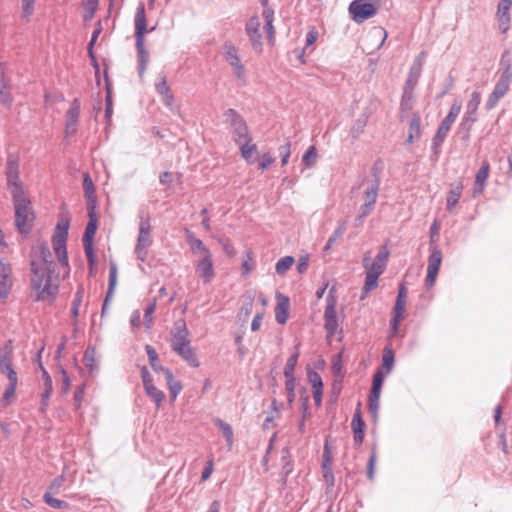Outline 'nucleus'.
I'll return each instance as SVG.
<instances>
[{
  "label": "nucleus",
  "instance_id": "nucleus-1",
  "mask_svg": "<svg viewBox=\"0 0 512 512\" xmlns=\"http://www.w3.org/2000/svg\"><path fill=\"white\" fill-rule=\"evenodd\" d=\"M30 296L33 301L51 305L59 294L60 281L49 247L40 243L31 254Z\"/></svg>",
  "mask_w": 512,
  "mask_h": 512
},
{
  "label": "nucleus",
  "instance_id": "nucleus-2",
  "mask_svg": "<svg viewBox=\"0 0 512 512\" xmlns=\"http://www.w3.org/2000/svg\"><path fill=\"white\" fill-rule=\"evenodd\" d=\"M5 174L7 185L13 198L16 227L20 233H28L32 228L34 213L31 201L20 179L19 163L17 159L9 158L7 160Z\"/></svg>",
  "mask_w": 512,
  "mask_h": 512
},
{
  "label": "nucleus",
  "instance_id": "nucleus-3",
  "mask_svg": "<svg viewBox=\"0 0 512 512\" xmlns=\"http://www.w3.org/2000/svg\"><path fill=\"white\" fill-rule=\"evenodd\" d=\"M388 258L389 250L385 246L380 248L374 260H372L370 252L364 254L363 267L365 269L366 279L363 287V295L360 298L361 300L377 287L378 278L384 273Z\"/></svg>",
  "mask_w": 512,
  "mask_h": 512
},
{
  "label": "nucleus",
  "instance_id": "nucleus-4",
  "mask_svg": "<svg viewBox=\"0 0 512 512\" xmlns=\"http://www.w3.org/2000/svg\"><path fill=\"white\" fill-rule=\"evenodd\" d=\"M171 346L190 366L200 365L195 351L190 346L189 332L184 321L176 323L175 332L172 335Z\"/></svg>",
  "mask_w": 512,
  "mask_h": 512
},
{
  "label": "nucleus",
  "instance_id": "nucleus-5",
  "mask_svg": "<svg viewBox=\"0 0 512 512\" xmlns=\"http://www.w3.org/2000/svg\"><path fill=\"white\" fill-rule=\"evenodd\" d=\"M68 222L58 223L56 225L53 237L52 247L54 254L58 260L59 265L63 269V277L66 278L70 273V266L67 254V237H68Z\"/></svg>",
  "mask_w": 512,
  "mask_h": 512
},
{
  "label": "nucleus",
  "instance_id": "nucleus-6",
  "mask_svg": "<svg viewBox=\"0 0 512 512\" xmlns=\"http://www.w3.org/2000/svg\"><path fill=\"white\" fill-rule=\"evenodd\" d=\"M225 121L232 129L233 140L237 145H242L252 139L244 119L233 109L225 112Z\"/></svg>",
  "mask_w": 512,
  "mask_h": 512
},
{
  "label": "nucleus",
  "instance_id": "nucleus-7",
  "mask_svg": "<svg viewBox=\"0 0 512 512\" xmlns=\"http://www.w3.org/2000/svg\"><path fill=\"white\" fill-rule=\"evenodd\" d=\"M0 372L6 375L8 384L2 395V402L4 406H7L15 401L16 399V387L18 384V378L15 370L12 367L11 361L8 358H2L0 360Z\"/></svg>",
  "mask_w": 512,
  "mask_h": 512
},
{
  "label": "nucleus",
  "instance_id": "nucleus-8",
  "mask_svg": "<svg viewBox=\"0 0 512 512\" xmlns=\"http://www.w3.org/2000/svg\"><path fill=\"white\" fill-rule=\"evenodd\" d=\"M151 231L150 219H141L139 222V235L135 246L136 256L141 262H145L148 256V248L152 243Z\"/></svg>",
  "mask_w": 512,
  "mask_h": 512
},
{
  "label": "nucleus",
  "instance_id": "nucleus-9",
  "mask_svg": "<svg viewBox=\"0 0 512 512\" xmlns=\"http://www.w3.org/2000/svg\"><path fill=\"white\" fill-rule=\"evenodd\" d=\"M377 0H354L349 6V13L356 22H363L375 15Z\"/></svg>",
  "mask_w": 512,
  "mask_h": 512
},
{
  "label": "nucleus",
  "instance_id": "nucleus-10",
  "mask_svg": "<svg viewBox=\"0 0 512 512\" xmlns=\"http://www.w3.org/2000/svg\"><path fill=\"white\" fill-rule=\"evenodd\" d=\"M511 80L512 71L509 70V68H505L486 102V108L488 110L493 109L498 101L509 91Z\"/></svg>",
  "mask_w": 512,
  "mask_h": 512
},
{
  "label": "nucleus",
  "instance_id": "nucleus-11",
  "mask_svg": "<svg viewBox=\"0 0 512 512\" xmlns=\"http://www.w3.org/2000/svg\"><path fill=\"white\" fill-rule=\"evenodd\" d=\"M442 263V252L437 246L431 248V253L428 258L427 275H426V286L428 288L435 284L438 276V272Z\"/></svg>",
  "mask_w": 512,
  "mask_h": 512
},
{
  "label": "nucleus",
  "instance_id": "nucleus-12",
  "mask_svg": "<svg viewBox=\"0 0 512 512\" xmlns=\"http://www.w3.org/2000/svg\"><path fill=\"white\" fill-rule=\"evenodd\" d=\"M155 89L161 97L163 104L170 110H174L176 107L175 96L168 85L167 78L165 75H159L155 82Z\"/></svg>",
  "mask_w": 512,
  "mask_h": 512
},
{
  "label": "nucleus",
  "instance_id": "nucleus-13",
  "mask_svg": "<svg viewBox=\"0 0 512 512\" xmlns=\"http://www.w3.org/2000/svg\"><path fill=\"white\" fill-rule=\"evenodd\" d=\"M13 286L11 265L0 259V299L6 300Z\"/></svg>",
  "mask_w": 512,
  "mask_h": 512
},
{
  "label": "nucleus",
  "instance_id": "nucleus-14",
  "mask_svg": "<svg viewBox=\"0 0 512 512\" xmlns=\"http://www.w3.org/2000/svg\"><path fill=\"white\" fill-rule=\"evenodd\" d=\"M384 381V374L381 370H378L373 377V383L371 392L368 399V408L373 413L376 414L379 408V399L381 394V389Z\"/></svg>",
  "mask_w": 512,
  "mask_h": 512
},
{
  "label": "nucleus",
  "instance_id": "nucleus-15",
  "mask_svg": "<svg viewBox=\"0 0 512 512\" xmlns=\"http://www.w3.org/2000/svg\"><path fill=\"white\" fill-rule=\"evenodd\" d=\"M80 109L81 106L79 99H73L66 112L65 131L67 135H74L77 131Z\"/></svg>",
  "mask_w": 512,
  "mask_h": 512
},
{
  "label": "nucleus",
  "instance_id": "nucleus-16",
  "mask_svg": "<svg viewBox=\"0 0 512 512\" xmlns=\"http://www.w3.org/2000/svg\"><path fill=\"white\" fill-rule=\"evenodd\" d=\"M407 303V289L404 285L399 288L396 304L394 308V317L392 320V328L394 333L397 332L399 324L404 317L405 308Z\"/></svg>",
  "mask_w": 512,
  "mask_h": 512
},
{
  "label": "nucleus",
  "instance_id": "nucleus-17",
  "mask_svg": "<svg viewBox=\"0 0 512 512\" xmlns=\"http://www.w3.org/2000/svg\"><path fill=\"white\" fill-rule=\"evenodd\" d=\"M196 272L198 276L203 279L204 283H210L213 280L215 271L212 253L200 257L196 264Z\"/></svg>",
  "mask_w": 512,
  "mask_h": 512
},
{
  "label": "nucleus",
  "instance_id": "nucleus-18",
  "mask_svg": "<svg viewBox=\"0 0 512 512\" xmlns=\"http://www.w3.org/2000/svg\"><path fill=\"white\" fill-rule=\"evenodd\" d=\"M336 300L333 297L327 299V306L324 312L325 329L329 336H333L338 329L336 317Z\"/></svg>",
  "mask_w": 512,
  "mask_h": 512
},
{
  "label": "nucleus",
  "instance_id": "nucleus-19",
  "mask_svg": "<svg viewBox=\"0 0 512 512\" xmlns=\"http://www.w3.org/2000/svg\"><path fill=\"white\" fill-rule=\"evenodd\" d=\"M224 58L229 63V65L233 68L235 75L238 78H243L245 75V67L241 63L238 52L234 46L225 45Z\"/></svg>",
  "mask_w": 512,
  "mask_h": 512
},
{
  "label": "nucleus",
  "instance_id": "nucleus-20",
  "mask_svg": "<svg viewBox=\"0 0 512 512\" xmlns=\"http://www.w3.org/2000/svg\"><path fill=\"white\" fill-rule=\"evenodd\" d=\"M386 36L387 34H364L359 43L364 52L372 54L383 45Z\"/></svg>",
  "mask_w": 512,
  "mask_h": 512
},
{
  "label": "nucleus",
  "instance_id": "nucleus-21",
  "mask_svg": "<svg viewBox=\"0 0 512 512\" xmlns=\"http://www.w3.org/2000/svg\"><path fill=\"white\" fill-rule=\"evenodd\" d=\"M332 461H333V450L329 442L326 441L324 444L323 455H322V473L325 481L330 485H333L334 475L332 472Z\"/></svg>",
  "mask_w": 512,
  "mask_h": 512
},
{
  "label": "nucleus",
  "instance_id": "nucleus-22",
  "mask_svg": "<svg viewBox=\"0 0 512 512\" xmlns=\"http://www.w3.org/2000/svg\"><path fill=\"white\" fill-rule=\"evenodd\" d=\"M276 300L275 319L277 323L283 325L289 318L290 300L287 296H284L281 293L276 294Z\"/></svg>",
  "mask_w": 512,
  "mask_h": 512
},
{
  "label": "nucleus",
  "instance_id": "nucleus-23",
  "mask_svg": "<svg viewBox=\"0 0 512 512\" xmlns=\"http://www.w3.org/2000/svg\"><path fill=\"white\" fill-rule=\"evenodd\" d=\"M490 173V164L488 161H483L481 168L475 176V182L473 186V196L476 197L481 195L486 187V181Z\"/></svg>",
  "mask_w": 512,
  "mask_h": 512
},
{
  "label": "nucleus",
  "instance_id": "nucleus-24",
  "mask_svg": "<svg viewBox=\"0 0 512 512\" xmlns=\"http://www.w3.org/2000/svg\"><path fill=\"white\" fill-rule=\"evenodd\" d=\"M136 47H137V52H138V63H139L138 71H139L140 76H142L147 69V65H148V61H149V54H148V51L145 49L144 34H137Z\"/></svg>",
  "mask_w": 512,
  "mask_h": 512
},
{
  "label": "nucleus",
  "instance_id": "nucleus-25",
  "mask_svg": "<svg viewBox=\"0 0 512 512\" xmlns=\"http://www.w3.org/2000/svg\"><path fill=\"white\" fill-rule=\"evenodd\" d=\"M424 56H425V53L424 52H421L418 57L414 60V63L410 69V72H409V75H408V78L406 80V83H405V86L407 87H411V88H415L417 83H418V79L421 75V72H422V67H423V63H424Z\"/></svg>",
  "mask_w": 512,
  "mask_h": 512
},
{
  "label": "nucleus",
  "instance_id": "nucleus-26",
  "mask_svg": "<svg viewBox=\"0 0 512 512\" xmlns=\"http://www.w3.org/2000/svg\"><path fill=\"white\" fill-rule=\"evenodd\" d=\"M89 222L86 226L85 233L82 239L83 243H93L94 236L98 227V217L96 215L95 207H87Z\"/></svg>",
  "mask_w": 512,
  "mask_h": 512
},
{
  "label": "nucleus",
  "instance_id": "nucleus-27",
  "mask_svg": "<svg viewBox=\"0 0 512 512\" xmlns=\"http://www.w3.org/2000/svg\"><path fill=\"white\" fill-rule=\"evenodd\" d=\"M186 240L189 244L191 252L198 257H203L211 254V251L198 239L192 232L186 230Z\"/></svg>",
  "mask_w": 512,
  "mask_h": 512
},
{
  "label": "nucleus",
  "instance_id": "nucleus-28",
  "mask_svg": "<svg viewBox=\"0 0 512 512\" xmlns=\"http://www.w3.org/2000/svg\"><path fill=\"white\" fill-rule=\"evenodd\" d=\"M353 438L356 444L360 445L363 442L365 434V422L361 417L360 411H356L352 419Z\"/></svg>",
  "mask_w": 512,
  "mask_h": 512
},
{
  "label": "nucleus",
  "instance_id": "nucleus-29",
  "mask_svg": "<svg viewBox=\"0 0 512 512\" xmlns=\"http://www.w3.org/2000/svg\"><path fill=\"white\" fill-rule=\"evenodd\" d=\"M242 158L248 163L253 164L258 158V148L252 139L248 142H244L242 145H238Z\"/></svg>",
  "mask_w": 512,
  "mask_h": 512
},
{
  "label": "nucleus",
  "instance_id": "nucleus-30",
  "mask_svg": "<svg viewBox=\"0 0 512 512\" xmlns=\"http://www.w3.org/2000/svg\"><path fill=\"white\" fill-rule=\"evenodd\" d=\"M456 119L450 117V116H446L443 121L441 122V124L439 125L438 129H437V132L434 136V139H433V142L435 145H441L444 141V139L446 138L447 134L449 133L453 123L455 122Z\"/></svg>",
  "mask_w": 512,
  "mask_h": 512
},
{
  "label": "nucleus",
  "instance_id": "nucleus-31",
  "mask_svg": "<svg viewBox=\"0 0 512 512\" xmlns=\"http://www.w3.org/2000/svg\"><path fill=\"white\" fill-rule=\"evenodd\" d=\"M463 191V184L461 181L451 185L450 190L447 194V210L452 212L457 205Z\"/></svg>",
  "mask_w": 512,
  "mask_h": 512
},
{
  "label": "nucleus",
  "instance_id": "nucleus-32",
  "mask_svg": "<svg viewBox=\"0 0 512 512\" xmlns=\"http://www.w3.org/2000/svg\"><path fill=\"white\" fill-rule=\"evenodd\" d=\"M83 189L87 198V207L96 208V192L93 181L88 173L83 175Z\"/></svg>",
  "mask_w": 512,
  "mask_h": 512
},
{
  "label": "nucleus",
  "instance_id": "nucleus-33",
  "mask_svg": "<svg viewBox=\"0 0 512 512\" xmlns=\"http://www.w3.org/2000/svg\"><path fill=\"white\" fill-rule=\"evenodd\" d=\"M420 124H421L420 115L418 113H413L410 123H409L408 136H407V140H406L407 143H413L415 140L420 138V135H421Z\"/></svg>",
  "mask_w": 512,
  "mask_h": 512
},
{
  "label": "nucleus",
  "instance_id": "nucleus-34",
  "mask_svg": "<svg viewBox=\"0 0 512 512\" xmlns=\"http://www.w3.org/2000/svg\"><path fill=\"white\" fill-rule=\"evenodd\" d=\"M163 374L165 375L167 386L170 391V397L174 401L182 391V384L180 381L174 379L171 370H164Z\"/></svg>",
  "mask_w": 512,
  "mask_h": 512
},
{
  "label": "nucleus",
  "instance_id": "nucleus-35",
  "mask_svg": "<svg viewBox=\"0 0 512 512\" xmlns=\"http://www.w3.org/2000/svg\"><path fill=\"white\" fill-rule=\"evenodd\" d=\"M480 102H481V95H480V93L477 92V91H474L471 94V98H470V100L467 103V110H466V114H465V118L466 119H469L471 121L475 120L474 119V115L476 114V112L478 110Z\"/></svg>",
  "mask_w": 512,
  "mask_h": 512
},
{
  "label": "nucleus",
  "instance_id": "nucleus-36",
  "mask_svg": "<svg viewBox=\"0 0 512 512\" xmlns=\"http://www.w3.org/2000/svg\"><path fill=\"white\" fill-rule=\"evenodd\" d=\"M368 119H369V115L363 114L360 118L355 120V122L353 123V125L350 129V134L353 138L357 139L360 137V135H362L364 133L365 128L368 123Z\"/></svg>",
  "mask_w": 512,
  "mask_h": 512
},
{
  "label": "nucleus",
  "instance_id": "nucleus-37",
  "mask_svg": "<svg viewBox=\"0 0 512 512\" xmlns=\"http://www.w3.org/2000/svg\"><path fill=\"white\" fill-rule=\"evenodd\" d=\"M214 424L220 429L227 441L229 448H231L234 443L232 427L219 418L214 419Z\"/></svg>",
  "mask_w": 512,
  "mask_h": 512
},
{
  "label": "nucleus",
  "instance_id": "nucleus-38",
  "mask_svg": "<svg viewBox=\"0 0 512 512\" xmlns=\"http://www.w3.org/2000/svg\"><path fill=\"white\" fill-rule=\"evenodd\" d=\"M98 1L99 0H85L83 3V19L86 28H90L88 26V22L93 18V15L98 7Z\"/></svg>",
  "mask_w": 512,
  "mask_h": 512
},
{
  "label": "nucleus",
  "instance_id": "nucleus-39",
  "mask_svg": "<svg viewBox=\"0 0 512 512\" xmlns=\"http://www.w3.org/2000/svg\"><path fill=\"white\" fill-rule=\"evenodd\" d=\"M144 388H145V391L147 393V395L154 400V402L156 403L157 407H159L161 405V403L163 402L164 398H165V395L163 393V391H161L160 389H158L153 382L151 383H148L147 385H144Z\"/></svg>",
  "mask_w": 512,
  "mask_h": 512
},
{
  "label": "nucleus",
  "instance_id": "nucleus-40",
  "mask_svg": "<svg viewBox=\"0 0 512 512\" xmlns=\"http://www.w3.org/2000/svg\"><path fill=\"white\" fill-rule=\"evenodd\" d=\"M145 350L147 352L150 365L155 372L164 373V370H168L167 368L159 364L157 352L152 346L146 345Z\"/></svg>",
  "mask_w": 512,
  "mask_h": 512
},
{
  "label": "nucleus",
  "instance_id": "nucleus-41",
  "mask_svg": "<svg viewBox=\"0 0 512 512\" xmlns=\"http://www.w3.org/2000/svg\"><path fill=\"white\" fill-rule=\"evenodd\" d=\"M415 88L411 87H404V92L401 99V110L402 111H410L413 108L414 103V92Z\"/></svg>",
  "mask_w": 512,
  "mask_h": 512
},
{
  "label": "nucleus",
  "instance_id": "nucleus-42",
  "mask_svg": "<svg viewBox=\"0 0 512 512\" xmlns=\"http://www.w3.org/2000/svg\"><path fill=\"white\" fill-rule=\"evenodd\" d=\"M135 32H147L145 9L143 5H140L135 13Z\"/></svg>",
  "mask_w": 512,
  "mask_h": 512
},
{
  "label": "nucleus",
  "instance_id": "nucleus-43",
  "mask_svg": "<svg viewBox=\"0 0 512 512\" xmlns=\"http://www.w3.org/2000/svg\"><path fill=\"white\" fill-rule=\"evenodd\" d=\"M261 4L266 7L263 10L262 16L264 18L265 24L263 26L264 32H271L273 27V10L267 7L268 0H260Z\"/></svg>",
  "mask_w": 512,
  "mask_h": 512
},
{
  "label": "nucleus",
  "instance_id": "nucleus-44",
  "mask_svg": "<svg viewBox=\"0 0 512 512\" xmlns=\"http://www.w3.org/2000/svg\"><path fill=\"white\" fill-rule=\"evenodd\" d=\"M318 158L317 149L315 146H310L302 157V164L305 168H311L315 165Z\"/></svg>",
  "mask_w": 512,
  "mask_h": 512
},
{
  "label": "nucleus",
  "instance_id": "nucleus-45",
  "mask_svg": "<svg viewBox=\"0 0 512 512\" xmlns=\"http://www.w3.org/2000/svg\"><path fill=\"white\" fill-rule=\"evenodd\" d=\"M83 295H84V288L81 285L78 287V289L75 293L73 302H72L71 315L74 319H77V317L79 316L80 307H81L82 301H83Z\"/></svg>",
  "mask_w": 512,
  "mask_h": 512
},
{
  "label": "nucleus",
  "instance_id": "nucleus-46",
  "mask_svg": "<svg viewBox=\"0 0 512 512\" xmlns=\"http://www.w3.org/2000/svg\"><path fill=\"white\" fill-rule=\"evenodd\" d=\"M295 260L292 256H285L279 259L275 265L276 273L284 275L294 264Z\"/></svg>",
  "mask_w": 512,
  "mask_h": 512
},
{
  "label": "nucleus",
  "instance_id": "nucleus-47",
  "mask_svg": "<svg viewBox=\"0 0 512 512\" xmlns=\"http://www.w3.org/2000/svg\"><path fill=\"white\" fill-rule=\"evenodd\" d=\"M0 99H1V103L4 106H6V107L11 106L13 97H12L11 86H10L9 82L0 84Z\"/></svg>",
  "mask_w": 512,
  "mask_h": 512
},
{
  "label": "nucleus",
  "instance_id": "nucleus-48",
  "mask_svg": "<svg viewBox=\"0 0 512 512\" xmlns=\"http://www.w3.org/2000/svg\"><path fill=\"white\" fill-rule=\"evenodd\" d=\"M116 283H117V267H116V265H112L110 267V272H109V289H108L107 297L105 299V303L103 305V312L106 310L108 299L112 295L113 290L116 286Z\"/></svg>",
  "mask_w": 512,
  "mask_h": 512
},
{
  "label": "nucleus",
  "instance_id": "nucleus-49",
  "mask_svg": "<svg viewBox=\"0 0 512 512\" xmlns=\"http://www.w3.org/2000/svg\"><path fill=\"white\" fill-rule=\"evenodd\" d=\"M97 36H98V34H93L92 39L90 40V42L88 44V55H89V57L91 59L92 66L95 69V76L98 79L99 72H100V66H99L98 61H97V59L95 57V54L93 52V46L96 43Z\"/></svg>",
  "mask_w": 512,
  "mask_h": 512
},
{
  "label": "nucleus",
  "instance_id": "nucleus-50",
  "mask_svg": "<svg viewBox=\"0 0 512 512\" xmlns=\"http://www.w3.org/2000/svg\"><path fill=\"white\" fill-rule=\"evenodd\" d=\"M378 195V186L377 184H373L368 187L364 192V203L375 205Z\"/></svg>",
  "mask_w": 512,
  "mask_h": 512
},
{
  "label": "nucleus",
  "instance_id": "nucleus-51",
  "mask_svg": "<svg viewBox=\"0 0 512 512\" xmlns=\"http://www.w3.org/2000/svg\"><path fill=\"white\" fill-rule=\"evenodd\" d=\"M298 358H299V351H296L294 354H292L288 358V360L285 364V368H284V376L294 375V371H295V367H296Z\"/></svg>",
  "mask_w": 512,
  "mask_h": 512
},
{
  "label": "nucleus",
  "instance_id": "nucleus-52",
  "mask_svg": "<svg viewBox=\"0 0 512 512\" xmlns=\"http://www.w3.org/2000/svg\"><path fill=\"white\" fill-rule=\"evenodd\" d=\"M254 269V255L251 251L246 253L245 259L242 263V274L247 276Z\"/></svg>",
  "mask_w": 512,
  "mask_h": 512
},
{
  "label": "nucleus",
  "instance_id": "nucleus-53",
  "mask_svg": "<svg viewBox=\"0 0 512 512\" xmlns=\"http://www.w3.org/2000/svg\"><path fill=\"white\" fill-rule=\"evenodd\" d=\"M308 381L312 387V390L314 389H323V382L321 379V376L313 370L308 371Z\"/></svg>",
  "mask_w": 512,
  "mask_h": 512
},
{
  "label": "nucleus",
  "instance_id": "nucleus-54",
  "mask_svg": "<svg viewBox=\"0 0 512 512\" xmlns=\"http://www.w3.org/2000/svg\"><path fill=\"white\" fill-rule=\"evenodd\" d=\"M45 503L53 508H66L68 504L62 500L54 498L51 493L46 492L43 496Z\"/></svg>",
  "mask_w": 512,
  "mask_h": 512
},
{
  "label": "nucleus",
  "instance_id": "nucleus-55",
  "mask_svg": "<svg viewBox=\"0 0 512 512\" xmlns=\"http://www.w3.org/2000/svg\"><path fill=\"white\" fill-rule=\"evenodd\" d=\"M156 305H157V302H156V299H153L149 305L147 306L146 310H145V313H144V320H145V324L147 326V328H149L152 324V321H153V314L156 310Z\"/></svg>",
  "mask_w": 512,
  "mask_h": 512
},
{
  "label": "nucleus",
  "instance_id": "nucleus-56",
  "mask_svg": "<svg viewBox=\"0 0 512 512\" xmlns=\"http://www.w3.org/2000/svg\"><path fill=\"white\" fill-rule=\"evenodd\" d=\"M512 6V0H500V3L498 5V16L500 20L503 18H506L508 20V12Z\"/></svg>",
  "mask_w": 512,
  "mask_h": 512
},
{
  "label": "nucleus",
  "instance_id": "nucleus-57",
  "mask_svg": "<svg viewBox=\"0 0 512 512\" xmlns=\"http://www.w3.org/2000/svg\"><path fill=\"white\" fill-rule=\"evenodd\" d=\"M275 162V158L272 157V155L267 152V153H264L262 156H261V159L259 161V164H258V169L261 170V171H265L268 167H270L273 163Z\"/></svg>",
  "mask_w": 512,
  "mask_h": 512
},
{
  "label": "nucleus",
  "instance_id": "nucleus-58",
  "mask_svg": "<svg viewBox=\"0 0 512 512\" xmlns=\"http://www.w3.org/2000/svg\"><path fill=\"white\" fill-rule=\"evenodd\" d=\"M377 462V455L376 452L373 451L369 457L368 465H367V476L369 480H374V474H375V466Z\"/></svg>",
  "mask_w": 512,
  "mask_h": 512
},
{
  "label": "nucleus",
  "instance_id": "nucleus-59",
  "mask_svg": "<svg viewBox=\"0 0 512 512\" xmlns=\"http://www.w3.org/2000/svg\"><path fill=\"white\" fill-rule=\"evenodd\" d=\"M394 363V354L391 349H386L382 358V365L387 371H390Z\"/></svg>",
  "mask_w": 512,
  "mask_h": 512
},
{
  "label": "nucleus",
  "instance_id": "nucleus-60",
  "mask_svg": "<svg viewBox=\"0 0 512 512\" xmlns=\"http://www.w3.org/2000/svg\"><path fill=\"white\" fill-rule=\"evenodd\" d=\"M282 165H287L291 155V143L287 142L279 148Z\"/></svg>",
  "mask_w": 512,
  "mask_h": 512
},
{
  "label": "nucleus",
  "instance_id": "nucleus-61",
  "mask_svg": "<svg viewBox=\"0 0 512 512\" xmlns=\"http://www.w3.org/2000/svg\"><path fill=\"white\" fill-rule=\"evenodd\" d=\"M85 254L90 266L96 263V255L93 249V243H83Z\"/></svg>",
  "mask_w": 512,
  "mask_h": 512
},
{
  "label": "nucleus",
  "instance_id": "nucleus-62",
  "mask_svg": "<svg viewBox=\"0 0 512 512\" xmlns=\"http://www.w3.org/2000/svg\"><path fill=\"white\" fill-rule=\"evenodd\" d=\"M373 209V205L364 203L359 209V215L357 216L356 221L362 223L363 219L367 217L373 211Z\"/></svg>",
  "mask_w": 512,
  "mask_h": 512
},
{
  "label": "nucleus",
  "instance_id": "nucleus-63",
  "mask_svg": "<svg viewBox=\"0 0 512 512\" xmlns=\"http://www.w3.org/2000/svg\"><path fill=\"white\" fill-rule=\"evenodd\" d=\"M264 314H265V309H263L262 311L258 312L254 316V318L252 320V323H251V330L253 332H256V331H258L260 329V327L262 325Z\"/></svg>",
  "mask_w": 512,
  "mask_h": 512
},
{
  "label": "nucleus",
  "instance_id": "nucleus-64",
  "mask_svg": "<svg viewBox=\"0 0 512 512\" xmlns=\"http://www.w3.org/2000/svg\"><path fill=\"white\" fill-rule=\"evenodd\" d=\"M222 248L225 252V254L229 257H234L236 255V249L234 245L229 240H223L221 241Z\"/></svg>",
  "mask_w": 512,
  "mask_h": 512
}]
</instances>
